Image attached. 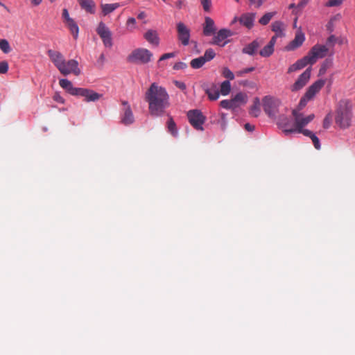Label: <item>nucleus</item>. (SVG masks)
I'll use <instances>...</instances> for the list:
<instances>
[{"mask_svg":"<svg viewBox=\"0 0 355 355\" xmlns=\"http://www.w3.org/2000/svg\"><path fill=\"white\" fill-rule=\"evenodd\" d=\"M325 84L324 80H318L314 83H313L309 88L306 89L304 95L306 98L309 99H312L314 96L319 92V91L323 87Z\"/></svg>","mask_w":355,"mask_h":355,"instance_id":"obj_14","label":"nucleus"},{"mask_svg":"<svg viewBox=\"0 0 355 355\" xmlns=\"http://www.w3.org/2000/svg\"><path fill=\"white\" fill-rule=\"evenodd\" d=\"M216 55L214 51L212 49H208L205 51L204 55L202 57L204 58L205 62L211 60Z\"/></svg>","mask_w":355,"mask_h":355,"instance_id":"obj_39","label":"nucleus"},{"mask_svg":"<svg viewBox=\"0 0 355 355\" xmlns=\"http://www.w3.org/2000/svg\"><path fill=\"white\" fill-rule=\"evenodd\" d=\"M146 17V13L144 12H141L140 13H139V15L137 16V18L139 19H143Z\"/></svg>","mask_w":355,"mask_h":355,"instance_id":"obj_60","label":"nucleus"},{"mask_svg":"<svg viewBox=\"0 0 355 355\" xmlns=\"http://www.w3.org/2000/svg\"><path fill=\"white\" fill-rule=\"evenodd\" d=\"M136 23V20L135 18L133 17H130L129 18L128 20H127V24L128 25H130V24H132V25H135Z\"/></svg>","mask_w":355,"mask_h":355,"instance_id":"obj_58","label":"nucleus"},{"mask_svg":"<svg viewBox=\"0 0 355 355\" xmlns=\"http://www.w3.org/2000/svg\"><path fill=\"white\" fill-rule=\"evenodd\" d=\"M183 1H178L176 3H175V6L178 8L180 9L182 8V5H183Z\"/></svg>","mask_w":355,"mask_h":355,"instance_id":"obj_61","label":"nucleus"},{"mask_svg":"<svg viewBox=\"0 0 355 355\" xmlns=\"http://www.w3.org/2000/svg\"><path fill=\"white\" fill-rule=\"evenodd\" d=\"M262 44V40H254L243 48L242 53L249 55H254Z\"/></svg>","mask_w":355,"mask_h":355,"instance_id":"obj_16","label":"nucleus"},{"mask_svg":"<svg viewBox=\"0 0 355 355\" xmlns=\"http://www.w3.org/2000/svg\"><path fill=\"white\" fill-rule=\"evenodd\" d=\"M42 0H31L32 4L34 6H38L41 3Z\"/></svg>","mask_w":355,"mask_h":355,"instance_id":"obj_62","label":"nucleus"},{"mask_svg":"<svg viewBox=\"0 0 355 355\" xmlns=\"http://www.w3.org/2000/svg\"><path fill=\"white\" fill-rule=\"evenodd\" d=\"M328 51V48L324 45H314L306 55L309 61V64L312 65L316 62L318 59L324 58Z\"/></svg>","mask_w":355,"mask_h":355,"instance_id":"obj_7","label":"nucleus"},{"mask_svg":"<svg viewBox=\"0 0 355 355\" xmlns=\"http://www.w3.org/2000/svg\"><path fill=\"white\" fill-rule=\"evenodd\" d=\"M66 24H67V27L69 28V29L70 30L74 39H77V37L78 36V32H79V28H78L77 24L73 21V19H72V20H69V21L66 22Z\"/></svg>","mask_w":355,"mask_h":355,"instance_id":"obj_27","label":"nucleus"},{"mask_svg":"<svg viewBox=\"0 0 355 355\" xmlns=\"http://www.w3.org/2000/svg\"><path fill=\"white\" fill-rule=\"evenodd\" d=\"M307 64H309V61L308 60L306 56H304L302 58L297 60L294 64H291L288 69V73H291L299 71L305 67Z\"/></svg>","mask_w":355,"mask_h":355,"instance_id":"obj_19","label":"nucleus"},{"mask_svg":"<svg viewBox=\"0 0 355 355\" xmlns=\"http://www.w3.org/2000/svg\"><path fill=\"white\" fill-rule=\"evenodd\" d=\"M275 14H276L275 12H267L262 17H261L259 22L261 25H263V26L267 25Z\"/></svg>","mask_w":355,"mask_h":355,"instance_id":"obj_37","label":"nucleus"},{"mask_svg":"<svg viewBox=\"0 0 355 355\" xmlns=\"http://www.w3.org/2000/svg\"><path fill=\"white\" fill-rule=\"evenodd\" d=\"M222 75H223L225 78H227V79H229V80H234V73H233L232 72V71H231L230 69H229L227 67H224V68L223 69V71H222Z\"/></svg>","mask_w":355,"mask_h":355,"instance_id":"obj_40","label":"nucleus"},{"mask_svg":"<svg viewBox=\"0 0 355 355\" xmlns=\"http://www.w3.org/2000/svg\"><path fill=\"white\" fill-rule=\"evenodd\" d=\"M273 52L274 48L268 44L259 51V54L262 57L267 58L271 55Z\"/></svg>","mask_w":355,"mask_h":355,"instance_id":"obj_35","label":"nucleus"},{"mask_svg":"<svg viewBox=\"0 0 355 355\" xmlns=\"http://www.w3.org/2000/svg\"><path fill=\"white\" fill-rule=\"evenodd\" d=\"M220 106L225 109H235L237 107V104H234V101L230 100H223L220 103Z\"/></svg>","mask_w":355,"mask_h":355,"instance_id":"obj_36","label":"nucleus"},{"mask_svg":"<svg viewBox=\"0 0 355 355\" xmlns=\"http://www.w3.org/2000/svg\"><path fill=\"white\" fill-rule=\"evenodd\" d=\"M62 17L64 18L65 23L69 21V20H72L73 19H71L69 17L68 10L67 9H65V8L63 9V10H62Z\"/></svg>","mask_w":355,"mask_h":355,"instance_id":"obj_54","label":"nucleus"},{"mask_svg":"<svg viewBox=\"0 0 355 355\" xmlns=\"http://www.w3.org/2000/svg\"><path fill=\"white\" fill-rule=\"evenodd\" d=\"M60 86L73 96H77L80 87H74L72 83L67 79H60Z\"/></svg>","mask_w":355,"mask_h":355,"instance_id":"obj_17","label":"nucleus"},{"mask_svg":"<svg viewBox=\"0 0 355 355\" xmlns=\"http://www.w3.org/2000/svg\"><path fill=\"white\" fill-rule=\"evenodd\" d=\"M232 35V33L228 29H220L217 34L213 37L212 44H216L221 46H224L226 42L223 41L228 37Z\"/></svg>","mask_w":355,"mask_h":355,"instance_id":"obj_15","label":"nucleus"},{"mask_svg":"<svg viewBox=\"0 0 355 355\" xmlns=\"http://www.w3.org/2000/svg\"><path fill=\"white\" fill-rule=\"evenodd\" d=\"M175 56V53H164L163 54L159 60V62H161L162 60H166V59H168V58H173Z\"/></svg>","mask_w":355,"mask_h":355,"instance_id":"obj_52","label":"nucleus"},{"mask_svg":"<svg viewBox=\"0 0 355 355\" xmlns=\"http://www.w3.org/2000/svg\"><path fill=\"white\" fill-rule=\"evenodd\" d=\"M144 38L151 44L155 46H158L159 42V39L158 37V34L156 31L154 30H148L144 34Z\"/></svg>","mask_w":355,"mask_h":355,"instance_id":"obj_21","label":"nucleus"},{"mask_svg":"<svg viewBox=\"0 0 355 355\" xmlns=\"http://www.w3.org/2000/svg\"><path fill=\"white\" fill-rule=\"evenodd\" d=\"M331 114L330 113H329L328 114L326 115V116L324 117V120H323V128H325V129H327L330 127L331 125Z\"/></svg>","mask_w":355,"mask_h":355,"instance_id":"obj_42","label":"nucleus"},{"mask_svg":"<svg viewBox=\"0 0 355 355\" xmlns=\"http://www.w3.org/2000/svg\"><path fill=\"white\" fill-rule=\"evenodd\" d=\"M260 114V108H259V98H255L254 105L251 107L250 110V114L252 116L257 117Z\"/></svg>","mask_w":355,"mask_h":355,"instance_id":"obj_34","label":"nucleus"},{"mask_svg":"<svg viewBox=\"0 0 355 355\" xmlns=\"http://www.w3.org/2000/svg\"><path fill=\"white\" fill-rule=\"evenodd\" d=\"M8 63L6 61H1L0 62V73L4 74L6 73L8 71Z\"/></svg>","mask_w":355,"mask_h":355,"instance_id":"obj_44","label":"nucleus"},{"mask_svg":"<svg viewBox=\"0 0 355 355\" xmlns=\"http://www.w3.org/2000/svg\"><path fill=\"white\" fill-rule=\"evenodd\" d=\"M174 85L178 88L180 89L182 91H184L186 89V88H187V86H186L185 83H183V82H181V81L175 80L174 81Z\"/></svg>","mask_w":355,"mask_h":355,"instance_id":"obj_51","label":"nucleus"},{"mask_svg":"<svg viewBox=\"0 0 355 355\" xmlns=\"http://www.w3.org/2000/svg\"><path fill=\"white\" fill-rule=\"evenodd\" d=\"M96 32L101 38L105 46L111 47L112 46L111 32L104 23L101 22L98 24Z\"/></svg>","mask_w":355,"mask_h":355,"instance_id":"obj_9","label":"nucleus"},{"mask_svg":"<svg viewBox=\"0 0 355 355\" xmlns=\"http://www.w3.org/2000/svg\"><path fill=\"white\" fill-rule=\"evenodd\" d=\"M134 116L131 107H124L123 114L121 117V123L124 125H130L134 122Z\"/></svg>","mask_w":355,"mask_h":355,"instance_id":"obj_23","label":"nucleus"},{"mask_svg":"<svg viewBox=\"0 0 355 355\" xmlns=\"http://www.w3.org/2000/svg\"><path fill=\"white\" fill-rule=\"evenodd\" d=\"M80 6L87 12L94 13L95 3L93 0H78Z\"/></svg>","mask_w":355,"mask_h":355,"instance_id":"obj_24","label":"nucleus"},{"mask_svg":"<svg viewBox=\"0 0 355 355\" xmlns=\"http://www.w3.org/2000/svg\"><path fill=\"white\" fill-rule=\"evenodd\" d=\"M119 6V3H107L102 5V11L104 15H107L113 12Z\"/></svg>","mask_w":355,"mask_h":355,"instance_id":"obj_29","label":"nucleus"},{"mask_svg":"<svg viewBox=\"0 0 355 355\" xmlns=\"http://www.w3.org/2000/svg\"><path fill=\"white\" fill-rule=\"evenodd\" d=\"M254 70V67H249V68H246V69H244L243 70H240V71H238L236 72V76H243L245 73H250V72H252Z\"/></svg>","mask_w":355,"mask_h":355,"instance_id":"obj_48","label":"nucleus"},{"mask_svg":"<svg viewBox=\"0 0 355 355\" xmlns=\"http://www.w3.org/2000/svg\"><path fill=\"white\" fill-rule=\"evenodd\" d=\"M343 2V0H329L326 3V6L327 7H334V6H340Z\"/></svg>","mask_w":355,"mask_h":355,"instance_id":"obj_45","label":"nucleus"},{"mask_svg":"<svg viewBox=\"0 0 355 355\" xmlns=\"http://www.w3.org/2000/svg\"><path fill=\"white\" fill-rule=\"evenodd\" d=\"M231 91V84L229 80L223 81L220 85V89L219 93L223 96H226L230 94Z\"/></svg>","mask_w":355,"mask_h":355,"instance_id":"obj_33","label":"nucleus"},{"mask_svg":"<svg viewBox=\"0 0 355 355\" xmlns=\"http://www.w3.org/2000/svg\"><path fill=\"white\" fill-rule=\"evenodd\" d=\"M295 132L302 133L304 135L309 137L310 138L312 137V135H314V133H313L311 131L304 128L297 130Z\"/></svg>","mask_w":355,"mask_h":355,"instance_id":"obj_50","label":"nucleus"},{"mask_svg":"<svg viewBox=\"0 0 355 355\" xmlns=\"http://www.w3.org/2000/svg\"><path fill=\"white\" fill-rule=\"evenodd\" d=\"M187 117L190 124L197 130H203L202 125L205 122L206 117L199 110H191L187 112Z\"/></svg>","mask_w":355,"mask_h":355,"instance_id":"obj_6","label":"nucleus"},{"mask_svg":"<svg viewBox=\"0 0 355 355\" xmlns=\"http://www.w3.org/2000/svg\"><path fill=\"white\" fill-rule=\"evenodd\" d=\"M53 100L59 103L63 104L64 103V98L58 94L55 93L53 97Z\"/></svg>","mask_w":355,"mask_h":355,"instance_id":"obj_53","label":"nucleus"},{"mask_svg":"<svg viewBox=\"0 0 355 355\" xmlns=\"http://www.w3.org/2000/svg\"><path fill=\"white\" fill-rule=\"evenodd\" d=\"M310 100L311 99H309V98H306V96L304 95L302 97V98L300 99V103L297 106V108L296 110H297L300 112V110H302L303 107H304L306 106L307 102Z\"/></svg>","mask_w":355,"mask_h":355,"instance_id":"obj_43","label":"nucleus"},{"mask_svg":"<svg viewBox=\"0 0 355 355\" xmlns=\"http://www.w3.org/2000/svg\"><path fill=\"white\" fill-rule=\"evenodd\" d=\"M245 129L248 131L252 132L254 129V126L250 124V123H245Z\"/></svg>","mask_w":355,"mask_h":355,"instance_id":"obj_57","label":"nucleus"},{"mask_svg":"<svg viewBox=\"0 0 355 355\" xmlns=\"http://www.w3.org/2000/svg\"><path fill=\"white\" fill-rule=\"evenodd\" d=\"M278 37V36L277 35H274L272 37V38L270 39L268 44L270 45L272 48H274V46L276 43V41H277V38Z\"/></svg>","mask_w":355,"mask_h":355,"instance_id":"obj_56","label":"nucleus"},{"mask_svg":"<svg viewBox=\"0 0 355 355\" xmlns=\"http://www.w3.org/2000/svg\"><path fill=\"white\" fill-rule=\"evenodd\" d=\"M239 20L241 24L248 28H251L253 26L254 15L252 13L243 14L241 16Z\"/></svg>","mask_w":355,"mask_h":355,"instance_id":"obj_22","label":"nucleus"},{"mask_svg":"<svg viewBox=\"0 0 355 355\" xmlns=\"http://www.w3.org/2000/svg\"><path fill=\"white\" fill-rule=\"evenodd\" d=\"M145 100L148 103V110L153 116H159L169 107V95L166 89L156 83L150 85L145 94Z\"/></svg>","mask_w":355,"mask_h":355,"instance_id":"obj_1","label":"nucleus"},{"mask_svg":"<svg viewBox=\"0 0 355 355\" xmlns=\"http://www.w3.org/2000/svg\"><path fill=\"white\" fill-rule=\"evenodd\" d=\"M178 38L184 46L189 44L190 29L183 23L178 22L176 25Z\"/></svg>","mask_w":355,"mask_h":355,"instance_id":"obj_11","label":"nucleus"},{"mask_svg":"<svg viewBox=\"0 0 355 355\" xmlns=\"http://www.w3.org/2000/svg\"><path fill=\"white\" fill-rule=\"evenodd\" d=\"M205 63L206 62L205 61L204 58L200 56L197 58L193 59L190 62V65L193 69H200V67H202Z\"/></svg>","mask_w":355,"mask_h":355,"instance_id":"obj_32","label":"nucleus"},{"mask_svg":"<svg viewBox=\"0 0 355 355\" xmlns=\"http://www.w3.org/2000/svg\"><path fill=\"white\" fill-rule=\"evenodd\" d=\"M284 24L280 21H275L272 24V31L275 33V35L282 37L284 35Z\"/></svg>","mask_w":355,"mask_h":355,"instance_id":"obj_25","label":"nucleus"},{"mask_svg":"<svg viewBox=\"0 0 355 355\" xmlns=\"http://www.w3.org/2000/svg\"><path fill=\"white\" fill-rule=\"evenodd\" d=\"M187 67V64L183 62H178L173 66L175 70L184 69Z\"/></svg>","mask_w":355,"mask_h":355,"instance_id":"obj_49","label":"nucleus"},{"mask_svg":"<svg viewBox=\"0 0 355 355\" xmlns=\"http://www.w3.org/2000/svg\"><path fill=\"white\" fill-rule=\"evenodd\" d=\"M205 11L208 12L210 10L211 6V0H200Z\"/></svg>","mask_w":355,"mask_h":355,"instance_id":"obj_46","label":"nucleus"},{"mask_svg":"<svg viewBox=\"0 0 355 355\" xmlns=\"http://www.w3.org/2000/svg\"><path fill=\"white\" fill-rule=\"evenodd\" d=\"M0 49L4 53H8L10 51V46L8 42L5 39L0 40Z\"/></svg>","mask_w":355,"mask_h":355,"instance_id":"obj_38","label":"nucleus"},{"mask_svg":"<svg viewBox=\"0 0 355 355\" xmlns=\"http://www.w3.org/2000/svg\"><path fill=\"white\" fill-rule=\"evenodd\" d=\"M352 104L349 100H340L337 105L335 121L341 128H347L350 126L352 113Z\"/></svg>","mask_w":355,"mask_h":355,"instance_id":"obj_2","label":"nucleus"},{"mask_svg":"<svg viewBox=\"0 0 355 355\" xmlns=\"http://www.w3.org/2000/svg\"><path fill=\"white\" fill-rule=\"evenodd\" d=\"M77 96L84 97V101L85 102H95L98 101L103 96L102 94H98L94 90L85 88H80Z\"/></svg>","mask_w":355,"mask_h":355,"instance_id":"obj_12","label":"nucleus"},{"mask_svg":"<svg viewBox=\"0 0 355 355\" xmlns=\"http://www.w3.org/2000/svg\"><path fill=\"white\" fill-rule=\"evenodd\" d=\"M47 54L50 58L51 62L54 64V65L57 67L58 71L63 68L64 58V55L59 51L49 50L47 51Z\"/></svg>","mask_w":355,"mask_h":355,"instance_id":"obj_13","label":"nucleus"},{"mask_svg":"<svg viewBox=\"0 0 355 355\" xmlns=\"http://www.w3.org/2000/svg\"><path fill=\"white\" fill-rule=\"evenodd\" d=\"M277 124L281 128H285L289 126L290 120L285 115H280L277 119Z\"/></svg>","mask_w":355,"mask_h":355,"instance_id":"obj_30","label":"nucleus"},{"mask_svg":"<svg viewBox=\"0 0 355 355\" xmlns=\"http://www.w3.org/2000/svg\"><path fill=\"white\" fill-rule=\"evenodd\" d=\"M331 62L330 60H326L321 65L320 67V69L319 70V74L320 75H323L325 73L327 68L329 67V65L331 64Z\"/></svg>","mask_w":355,"mask_h":355,"instance_id":"obj_41","label":"nucleus"},{"mask_svg":"<svg viewBox=\"0 0 355 355\" xmlns=\"http://www.w3.org/2000/svg\"><path fill=\"white\" fill-rule=\"evenodd\" d=\"M296 6H295V3H291V4H290V6H289V8H296Z\"/></svg>","mask_w":355,"mask_h":355,"instance_id":"obj_64","label":"nucleus"},{"mask_svg":"<svg viewBox=\"0 0 355 355\" xmlns=\"http://www.w3.org/2000/svg\"><path fill=\"white\" fill-rule=\"evenodd\" d=\"M311 69L307 68L302 74L299 76L295 82L291 86L290 89L295 92L302 89L309 82L311 78Z\"/></svg>","mask_w":355,"mask_h":355,"instance_id":"obj_8","label":"nucleus"},{"mask_svg":"<svg viewBox=\"0 0 355 355\" xmlns=\"http://www.w3.org/2000/svg\"><path fill=\"white\" fill-rule=\"evenodd\" d=\"M205 92L211 101H216L219 98L220 93L216 85H213L211 88L206 89Z\"/></svg>","mask_w":355,"mask_h":355,"instance_id":"obj_26","label":"nucleus"},{"mask_svg":"<svg viewBox=\"0 0 355 355\" xmlns=\"http://www.w3.org/2000/svg\"><path fill=\"white\" fill-rule=\"evenodd\" d=\"M153 58V53L144 48L136 49L128 56L127 61L130 63L144 64L149 62Z\"/></svg>","mask_w":355,"mask_h":355,"instance_id":"obj_4","label":"nucleus"},{"mask_svg":"<svg viewBox=\"0 0 355 355\" xmlns=\"http://www.w3.org/2000/svg\"><path fill=\"white\" fill-rule=\"evenodd\" d=\"M292 114L294 119L295 127L289 129H284L283 131L286 135H288L291 133L295 132L297 130L304 128V127L309 124L315 117L313 114L304 116L297 110H293Z\"/></svg>","mask_w":355,"mask_h":355,"instance_id":"obj_3","label":"nucleus"},{"mask_svg":"<svg viewBox=\"0 0 355 355\" xmlns=\"http://www.w3.org/2000/svg\"><path fill=\"white\" fill-rule=\"evenodd\" d=\"M310 0H301L297 5L296 8L302 10L305 6L307 5V3L309 2Z\"/></svg>","mask_w":355,"mask_h":355,"instance_id":"obj_55","label":"nucleus"},{"mask_svg":"<svg viewBox=\"0 0 355 355\" xmlns=\"http://www.w3.org/2000/svg\"><path fill=\"white\" fill-rule=\"evenodd\" d=\"M335 41H336V37L333 35L329 36L327 39V42L329 43H334V42H335Z\"/></svg>","mask_w":355,"mask_h":355,"instance_id":"obj_59","label":"nucleus"},{"mask_svg":"<svg viewBox=\"0 0 355 355\" xmlns=\"http://www.w3.org/2000/svg\"><path fill=\"white\" fill-rule=\"evenodd\" d=\"M122 105L125 107H130V105H129L128 102L126 101H123L121 102Z\"/></svg>","mask_w":355,"mask_h":355,"instance_id":"obj_63","label":"nucleus"},{"mask_svg":"<svg viewBox=\"0 0 355 355\" xmlns=\"http://www.w3.org/2000/svg\"><path fill=\"white\" fill-rule=\"evenodd\" d=\"M263 108L266 114L272 119H276L281 102L272 96H265L262 99Z\"/></svg>","mask_w":355,"mask_h":355,"instance_id":"obj_5","label":"nucleus"},{"mask_svg":"<svg viewBox=\"0 0 355 355\" xmlns=\"http://www.w3.org/2000/svg\"><path fill=\"white\" fill-rule=\"evenodd\" d=\"M216 30V28L215 27L214 20L209 17H205L203 26V34L206 36H209L214 34Z\"/></svg>","mask_w":355,"mask_h":355,"instance_id":"obj_20","label":"nucleus"},{"mask_svg":"<svg viewBox=\"0 0 355 355\" xmlns=\"http://www.w3.org/2000/svg\"><path fill=\"white\" fill-rule=\"evenodd\" d=\"M167 128H168V131L173 137H176L178 135V130H177L176 124L172 117H170L167 121Z\"/></svg>","mask_w":355,"mask_h":355,"instance_id":"obj_31","label":"nucleus"},{"mask_svg":"<svg viewBox=\"0 0 355 355\" xmlns=\"http://www.w3.org/2000/svg\"><path fill=\"white\" fill-rule=\"evenodd\" d=\"M311 139L313 141V144L314 145V147L317 149V150H320V148H321V146H320V140L318 138V137H316V135L314 134V135H312V137H311Z\"/></svg>","mask_w":355,"mask_h":355,"instance_id":"obj_47","label":"nucleus"},{"mask_svg":"<svg viewBox=\"0 0 355 355\" xmlns=\"http://www.w3.org/2000/svg\"><path fill=\"white\" fill-rule=\"evenodd\" d=\"M304 40V34L302 31H297L295 34V38L290 42L288 49L294 50L302 46Z\"/></svg>","mask_w":355,"mask_h":355,"instance_id":"obj_18","label":"nucleus"},{"mask_svg":"<svg viewBox=\"0 0 355 355\" xmlns=\"http://www.w3.org/2000/svg\"><path fill=\"white\" fill-rule=\"evenodd\" d=\"M60 72L64 76H67L70 73H73L75 76H79L80 74V69L78 67V61L73 59L68 61L64 60L63 68L60 70Z\"/></svg>","mask_w":355,"mask_h":355,"instance_id":"obj_10","label":"nucleus"},{"mask_svg":"<svg viewBox=\"0 0 355 355\" xmlns=\"http://www.w3.org/2000/svg\"><path fill=\"white\" fill-rule=\"evenodd\" d=\"M234 104H237V107L241 105L245 104L247 102V96L246 94L239 92L235 95L234 98H232Z\"/></svg>","mask_w":355,"mask_h":355,"instance_id":"obj_28","label":"nucleus"}]
</instances>
